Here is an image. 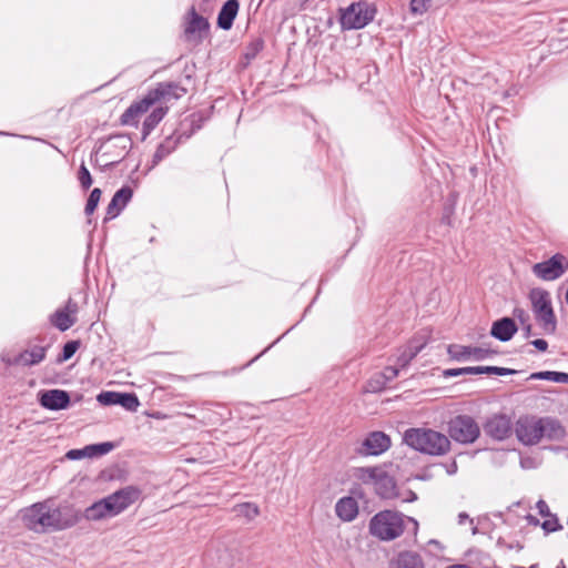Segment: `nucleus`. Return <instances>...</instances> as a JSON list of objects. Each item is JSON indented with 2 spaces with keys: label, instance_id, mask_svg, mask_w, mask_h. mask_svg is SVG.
<instances>
[{
  "label": "nucleus",
  "instance_id": "obj_31",
  "mask_svg": "<svg viewBox=\"0 0 568 568\" xmlns=\"http://www.w3.org/2000/svg\"><path fill=\"white\" fill-rule=\"evenodd\" d=\"M168 108L159 106L155 108L151 114L146 116L143 122V134L148 135L164 118L166 114Z\"/></svg>",
  "mask_w": 568,
  "mask_h": 568
},
{
  "label": "nucleus",
  "instance_id": "obj_30",
  "mask_svg": "<svg viewBox=\"0 0 568 568\" xmlns=\"http://www.w3.org/2000/svg\"><path fill=\"white\" fill-rule=\"evenodd\" d=\"M182 135H170L168 136L156 149L154 155H153V164L156 165L160 163L164 158H166L169 154H171L178 145L181 143Z\"/></svg>",
  "mask_w": 568,
  "mask_h": 568
},
{
  "label": "nucleus",
  "instance_id": "obj_25",
  "mask_svg": "<svg viewBox=\"0 0 568 568\" xmlns=\"http://www.w3.org/2000/svg\"><path fill=\"white\" fill-rule=\"evenodd\" d=\"M425 342H422L417 338H413L399 349V354L396 358V365L400 368H405L409 365V363L422 352L425 346Z\"/></svg>",
  "mask_w": 568,
  "mask_h": 568
},
{
  "label": "nucleus",
  "instance_id": "obj_14",
  "mask_svg": "<svg viewBox=\"0 0 568 568\" xmlns=\"http://www.w3.org/2000/svg\"><path fill=\"white\" fill-rule=\"evenodd\" d=\"M156 103V93L149 91L140 101L132 103L121 115V123L133 125L138 122L141 114L145 113L152 105Z\"/></svg>",
  "mask_w": 568,
  "mask_h": 568
},
{
  "label": "nucleus",
  "instance_id": "obj_33",
  "mask_svg": "<svg viewBox=\"0 0 568 568\" xmlns=\"http://www.w3.org/2000/svg\"><path fill=\"white\" fill-rule=\"evenodd\" d=\"M387 384V378L383 373H377L367 381L365 389L369 393H378L385 389Z\"/></svg>",
  "mask_w": 568,
  "mask_h": 568
},
{
  "label": "nucleus",
  "instance_id": "obj_39",
  "mask_svg": "<svg viewBox=\"0 0 568 568\" xmlns=\"http://www.w3.org/2000/svg\"><path fill=\"white\" fill-rule=\"evenodd\" d=\"M546 518L547 519L542 523L541 527L547 532H554V531L562 529V526L559 524V520L556 515L551 514L550 516H548Z\"/></svg>",
  "mask_w": 568,
  "mask_h": 568
},
{
  "label": "nucleus",
  "instance_id": "obj_40",
  "mask_svg": "<svg viewBox=\"0 0 568 568\" xmlns=\"http://www.w3.org/2000/svg\"><path fill=\"white\" fill-rule=\"evenodd\" d=\"M79 345H80V343L78 341H70V342L65 343L63 346V349H62V355H61L60 361L70 359L74 355L77 349L79 348Z\"/></svg>",
  "mask_w": 568,
  "mask_h": 568
},
{
  "label": "nucleus",
  "instance_id": "obj_6",
  "mask_svg": "<svg viewBox=\"0 0 568 568\" xmlns=\"http://www.w3.org/2000/svg\"><path fill=\"white\" fill-rule=\"evenodd\" d=\"M365 483L372 481L376 494L384 499L397 497L395 479L379 468H362L361 476Z\"/></svg>",
  "mask_w": 568,
  "mask_h": 568
},
{
  "label": "nucleus",
  "instance_id": "obj_54",
  "mask_svg": "<svg viewBox=\"0 0 568 568\" xmlns=\"http://www.w3.org/2000/svg\"><path fill=\"white\" fill-rule=\"evenodd\" d=\"M557 568H566V567L564 565H561V566H558Z\"/></svg>",
  "mask_w": 568,
  "mask_h": 568
},
{
  "label": "nucleus",
  "instance_id": "obj_41",
  "mask_svg": "<svg viewBox=\"0 0 568 568\" xmlns=\"http://www.w3.org/2000/svg\"><path fill=\"white\" fill-rule=\"evenodd\" d=\"M432 0H410V11L415 14H423L427 11Z\"/></svg>",
  "mask_w": 568,
  "mask_h": 568
},
{
  "label": "nucleus",
  "instance_id": "obj_16",
  "mask_svg": "<svg viewBox=\"0 0 568 568\" xmlns=\"http://www.w3.org/2000/svg\"><path fill=\"white\" fill-rule=\"evenodd\" d=\"M484 432L494 439L504 440L510 436L513 424L507 416L496 415L484 425Z\"/></svg>",
  "mask_w": 568,
  "mask_h": 568
},
{
  "label": "nucleus",
  "instance_id": "obj_43",
  "mask_svg": "<svg viewBox=\"0 0 568 568\" xmlns=\"http://www.w3.org/2000/svg\"><path fill=\"white\" fill-rule=\"evenodd\" d=\"M514 320H517L520 324V327L530 323V315L528 312L521 307H516L513 311Z\"/></svg>",
  "mask_w": 568,
  "mask_h": 568
},
{
  "label": "nucleus",
  "instance_id": "obj_22",
  "mask_svg": "<svg viewBox=\"0 0 568 568\" xmlns=\"http://www.w3.org/2000/svg\"><path fill=\"white\" fill-rule=\"evenodd\" d=\"M447 353L453 359L456 361H463L469 356H474L476 359L480 361L488 357L491 352L481 347L452 344L448 345Z\"/></svg>",
  "mask_w": 568,
  "mask_h": 568
},
{
  "label": "nucleus",
  "instance_id": "obj_50",
  "mask_svg": "<svg viewBox=\"0 0 568 568\" xmlns=\"http://www.w3.org/2000/svg\"><path fill=\"white\" fill-rule=\"evenodd\" d=\"M416 499H417V495L412 490L408 491V497L404 498L405 501H414Z\"/></svg>",
  "mask_w": 568,
  "mask_h": 568
},
{
  "label": "nucleus",
  "instance_id": "obj_3",
  "mask_svg": "<svg viewBox=\"0 0 568 568\" xmlns=\"http://www.w3.org/2000/svg\"><path fill=\"white\" fill-rule=\"evenodd\" d=\"M369 534L382 541H390L400 537L405 530V517L394 510L377 513L369 520Z\"/></svg>",
  "mask_w": 568,
  "mask_h": 568
},
{
  "label": "nucleus",
  "instance_id": "obj_13",
  "mask_svg": "<svg viewBox=\"0 0 568 568\" xmlns=\"http://www.w3.org/2000/svg\"><path fill=\"white\" fill-rule=\"evenodd\" d=\"M209 21L192 8L184 29L185 39L195 43L201 42L205 33L209 31Z\"/></svg>",
  "mask_w": 568,
  "mask_h": 568
},
{
  "label": "nucleus",
  "instance_id": "obj_45",
  "mask_svg": "<svg viewBox=\"0 0 568 568\" xmlns=\"http://www.w3.org/2000/svg\"><path fill=\"white\" fill-rule=\"evenodd\" d=\"M382 373L387 378V383H389L398 376L399 369L397 366H388Z\"/></svg>",
  "mask_w": 568,
  "mask_h": 568
},
{
  "label": "nucleus",
  "instance_id": "obj_1",
  "mask_svg": "<svg viewBox=\"0 0 568 568\" xmlns=\"http://www.w3.org/2000/svg\"><path fill=\"white\" fill-rule=\"evenodd\" d=\"M21 520L27 529L47 534L73 527L80 521V513L71 506L55 507L47 499L23 508Z\"/></svg>",
  "mask_w": 568,
  "mask_h": 568
},
{
  "label": "nucleus",
  "instance_id": "obj_20",
  "mask_svg": "<svg viewBox=\"0 0 568 568\" xmlns=\"http://www.w3.org/2000/svg\"><path fill=\"white\" fill-rule=\"evenodd\" d=\"M114 516V511L108 497L93 503L91 506L85 508L84 513L82 514V517L90 521H98Z\"/></svg>",
  "mask_w": 568,
  "mask_h": 568
},
{
  "label": "nucleus",
  "instance_id": "obj_47",
  "mask_svg": "<svg viewBox=\"0 0 568 568\" xmlns=\"http://www.w3.org/2000/svg\"><path fill=\"white\" fill-rule=\"evenodd\" d=\"M530 344L536 347L538 351L540 352H546L547 348H548V343L547 341L542 339V338H537V339H534L530 342Z\"/></svg>",
  "mask_w": 568,
  "mask_h": 568
},
{
  "label": "nucleus",
  "instance_id": "obj_38",
  "mask_svg": "<svg viewBox=\"0 0 568 568\" xmlns=\"http://www.w3.org/2000/svg\"><path fill=\"white\" fill-rule=\"evenodd\" d=\"M477 372H480L477 369L476 366L474 367H460V368H449L445 369L443 372L444 377H456L460 375H477Z\"/></svg>",
  "mask_w": 568,
  "mask_h": 568
},
{
  "label": "nucleus",
  "instance_id": "obj_18",
  "mask_svg": "<svg viewBox=\"0 0 568 568\" xmlns=\"http://www.w3.org/2000/svg\"><path fill=\"white\" fill-rule=\"evenodd\" d=\"M39 403L50 410L65 409L70 404V395L63 389H49L40 393Z\"/></svg>",
  "mask_w": 568,
  "mask_h": 568
},
{
  "label": "nucleus",
  "instance_id": "obj_10",
  "mask_svg": "<svg viewBox=\"0 0 568 568\" xmlns=\"http://www.w3.org/2000/svg\"><path fill=\"white\" fill-rule=\"evenodd\" d=\"M104 148L105 151L102 153L104 165H114L125 158L128 150L131 148V141L125 135H116L111 138Z\"/></svg>",
  "mask_w": 568,
  "mask_h": 568
},
{
  "label": "nucleus",
  "instance_id": "obj_12",
  "mask_svg": "<svg viewBox=\"0 0 568 568\" xmlns=\"http://www.w3.org/2000/svg\"><path fill=\"white\" fill-rule=\"evenodd\" d=\"M78 311V303L69 298L64 307L58 308L50 316V322L54 327L64 332L75 324Z\"/></svg>",
  "mask_w": 568,
  "mask_h": 568
},
{
  "label": "nucleus",
  "instance_id": "obj_29",
  "mask_svg": "<svg viewBox=\"0 0 568 568\" xmlns=\"http://www.w3.org/2000/svg\"><path fill=\"white\" fill-rule=\"evenodd\" d=\"M237 0H227L221 8L217 16V26L223 30H230L239 11Z\"/></svg>",
  "mask_w": 568,
  "mask_h": 568
},
{
  "label": "nucleus",
  "instance_id": "obj_48",
  "mask_svg": "<svg viewBox=\"0 0 568 568\" xmlns=\"http://www.w3.org/2000/svg\"><path fill=\"white\" fill-rule=\"evenodd\" d=\"M521 331L524 333L525 338H529L534 334L531 323H528V324L521 326Z\"/></svg>",
  "mask_w": 568,
  "mask_h": 568
},
{
  "label": "nucleus",
  "instance_id": "obj_32",
  "mask_svg": "<svg viewBox=\"0 0 568 568\" xmlns=\"http://www.w3.org/2000/svg\"><path fill=\"white\" fill-rule=\"evenodd\" d=\"M531 379H546L555 383L568 384V373L545 371L530 375Z\"/></svg>",
  "mask_w": 568,
  "mask_h": 568
},
{
  "label": "nucleus",
  "instance_id": "obj_15",
  "mask_svg": "<svg viewBox=\"0 0 568 568\" xmlns=\"http://www.w3.org/2000/svg\"><path fill=\"white\" fill-rule=\"evenodd\" d=\"M98 400L103 405H120L130 412H135L140 402L133 393L102 392Z\"/></svg>",
  "mask_w": 568,
  "mask_h": 568
},
{
  "label": "nucleus",
  "instance_id": "obj_11",
  "mask_svg": "<svg viewBox=\"0 0 568 568\" xmlns=\"http://www.w3.org/2000/svg\"><path fill=\"white\" fill-rule=\"evenodd\" d=\"M141 489L135 486H125L106 496L111 503L114 515L118 516L141 497Z\"/></svg>",
  "mask_w": 568,
  "mask_h": 568
},
{
  "label": "nucleus",
  "instance_id": "obj_53",
  "mask_svg": "<svg viewBox=\"0 0 568 568\" xmlns=\"http://www.w3.org/2000/svg\"><path fill=\"white\" fill-rule=\"evenodd\" d=\"M476 532H477V527H476V526H474V527H473V534H476Z\"/></svg>",
  "mask_w": 568,
  "mask_h": 568
},
{
  "label": "nucleus",
  "instance_id": "obj_34",
  "mask_svg": "<svg viewBox=\"0 0 568 568\" xmlns=\"http://www.w3.org/2000/svg\"><path fill=\"white\" fill-rule=\"evenodd\" d=\"M234 510L237 515L243 516L247 519H253L260 514V509L255 504L251 503H243L240 505H236L234 507Z\"/></svg>",
  "mask_w": 568,
  "mask_h": 568
},
{
  "label": "nucleus",
  "instance_id": "obj_5",
  "mask_svg": "<svg viewBox=\"0 0 568 568\" xmlns=\"http://www.w3.org/2000/svg\"><path fill=\"white\" fill-rule=\"evenodd\" d=\"M448 438L459 444H473L480 436V426L469 415H457L447 424Z\"/></svg>",
  "mask_w": 568,
  "mask_h": 568
},
{
  "label": "nucleus",
  "instance_id": "obj_51",
  "mask_svg": "<svg viewBox=\"0 0 568 568\" xmlns=\"http://www.w3.org/2000/svg\"><path fill=\"white\" fill-rule=\"evenodd\" d=\"M456 470H457V465H456V463L454 462V463L452 464L450 469H448L447 471H448V474H450V475H452V474H455V473H456Z\"/></svg>",
  "mask_w": 568,
  "mask_h": 568
},
{
  "label": "nucleus",
  "instance_id": "obj_44",
  "mask_svg": "<svg viewBox=\"0 0 568 568\" xmlns=\"http://www.w3.org/2000/svg\"><path fill=\"white\" fill-rule=\"evenodd\" d=\"M65 457L68 459H70V460H79V459L84 458V457H90V453L88 450V446H85L82 449H70L65 454Z\"/></svg>",
  "mask_w": 568,
  "mask_h": 568
},
{
  "label": "nucleus",
  "instance_id": "obj_36",
  "mask_svg": "<svg viewBox=\"0 0 568 568\" xmlns=\"http://www.w3.org/2000/svg\"><path fill=\"white\" fill-rule=\"evenodd\" d=\"M476 367H477V369L480 371V372H477V375L478 374H488V375L495 374V375L505 376V375H513V374L517 373L515 369L497 367V366H476Z\"/></svg>",
  "mask_w": 568,
  "mask_h": 568
},
{
  "label": "nucleus",
  "instance_id": "obj_35",
  "mask_svg": "<svg viewBox=\"0 0 568 568\" xmlns=\"http://www.w3.org/2000/svg\"><path fill=\"white\" fill-rule=\"evenodd\" d=\"M113 448H114V444L111 443V442L88 445V450L90 453V458L91 457L103 456V455L110 453Z\"/></svg>",
  "mask_w": 568,
  "mask_h": 568
},
{
  "label": "nucleus",
  "instance_id": "obj_46",
  "mask_svg": "<svg viewBox=\"0 0 568 568\" xmlns=\"http://www.w3.org/2000/svg\"><path fill=\"white\" fill-rule=\"evenodd\" d=\"M536 508L538 509L539 515L542 517H548L551 515L547 503L542 499L537 501Z\"/></svg>",
  "mask_w": 568,
  "mask_h": 568
},
{
  "label": "nucleus",
  "instance_id": "obj_28",
  "mask_svg": "<svg viewBox=\"0 0 568 568\" xmlns=\"http://www.w3.org/2000/svg\"><path fill=\"white\" fill-rule=\"evenodd\" d=\"M539 419L542 438L546 437L551 440H558L565 437L566 429L557 418L542 417Z\"/></svg>",
  "mask_w": 568,
  "mask_h": 568
},
{
  "label": "nucleus",
  "instance_id": "obj_7",
  "mask_svg": "<svg viewBox=\"0 0 568 568\" xmlns=\"http://www.w3.org/2000/svg\"><path fill=\"white\" fill-rule=\"evenodd\" d=\"M375 16V9L365 2L352 3L341 17L343 29H362L367 26Z\"/></svg>",
  "mask_w": 568,
  "mask_h": 568
},
{
  "label": "nucleus",
  "instance_id": "obj_24",
  "mask_svg": "<svg viewBox=\"0 0 568 568\" xmlns=\"http://www.w3.org/2000/svg\"><path fill=\"white\" fill-rule=\"evenodd\" d=\"M151 91L156 93V103H168L172 100L180 99L186 93L183 87L174 82L159 83V85Z\"/></svg>",
  "mask_w": 568,
  "mask_h": 568
},
{
  "label": "nucleus",
  "instance_id": "obj_21",
  "mask_svg": "<svg viewBox=\"0 0 568 568\" xmlns=\"http://www.w3.org/2000/svg\"><path fill=\"white\" fill-rule=\"evenodd\" d=\"M518 326L514 318L503 317L493 323L490 334L500 342H508L517 333Z\"/></svg>",
  "mask_w": 568,
  "mask_h": 568
},
{
  "label": "nucleus",
  "instance_id": "obj_42",
  "mask_svg": "<svg viewBox=\"0 0 568 568\" xmlns=\"http://www.w3.org/2000/svg\"><path fill=\"white\" fill-rule=\"evenodd\" d=\"M78 178L83 189H89L92 185L91 174L84 164H81Z\"/></svg>",
  "mask_w": 568,
  "mask_h": 568
},
{
  "label": "nucleus",
  "instance_id": "obj_8",
  "mask_svg": "<svg viewBox=\"0 0 568 568\" xmlns=\"http://www.w3.org/2000/svg\"><path fill=\"white\" fill-rule=\"evenodd\" d=\"M531 270L542 281H555L568 270V261L558 253L547 261L536 263Z\"/></svg>",
  "mask_w": 568,
  "mask_h": 568
},
{
  "label": "nucleus",
  "instance_id": "obj_23",
  "mask_svg": "<svg viewBox=\"0 0 568 568\" xmlns=\"http://www.w3.org/2000/svg\"><path fill=\"white\" fill-rule=\"evenodd\" d=\"M47 347L34 345L30 349L20 353L14 359L8 361L9 365L31 366L42 362L45 357Z\"/></svg>",
  "mask_w": 568,
  "mask_h": 568
},
{
  "label": "nucleus",
  "instance_id": "obj_19",
  "mask_svg": "<svg viewBox=\"0 0 568 568\" xmlns=\"http://www.w3.org/2000/svg\"><path fill=\"white\" fill-rule=\"evenodd\" d=\"M132 194L133 192L130 186H123L118 190L108 204L105 221L116 217L130 202Z\"/></svg>",
  "mask_w": 568,
  "mask_h": 568
},
{
  "label": "nucleus",
  "instance_id": "obj_27",
  "mask_svg": "<svg viewBox=\"0 0 568 568\" xmlns=\"http://www.w3.org/2000/svg\"><path fill=\"white\" fill-rule=\"evenodd\" d=\"M390 564L393 568H425L422 556L412 550L400 551Z\"/></svg>",
  "mask_w": 568,
  "mask_h": 568
},
{
  "label": "nucleus",
  "instance_id": "obj_17",
  "mask_svg": "<svg viewBox=\"0 0 568 568\" xmlns=\"http://www.w3.org/2000/svg\"><path fill=\"white\" fill-rule=\"evenodd\" d=\"M389 446L390 439L386 434L383 432H373L364 439L358 453L366 456H377L387 450Z\"/></svg>",
  "mask_w": 568,
  "mask_h": 568
},
{
  "label": "nucleus",
  "instance_id": "obj_37",
  "mask_svg": "<svg viewBox=\"0 0 568 568\" xmlns=\"http://www.w3.org/2000/svg\"><path fill=\"white\" fill-rule=\"evenodd\" d=\"M101 194H102V192L98 187H95L91 191L89 199L87 201V204H85V209H84V212L87 215H91L95 211V209L99 204V201L101 199Z\"/></svg>",
  "mask_w": 568,
  "mask_h": 568
},
{
  "label": "nucleus",
  "instance_id": "obj_49",
  "mask_svg": "<svg viewBox=\"0 0 568 568\" xmlns=\"http://www.w3.org/2000/svg\"><path fill=\"white\" fill-rule=\"evenodd\" d=\"M466 521H469L470 524H473V519L469 518L468 514L463 511L458 515V524L459 525H464Z\"/></svg>",
  "mask_w": 568,
  "mask_h": 568
},
{
  "label": "nucleus",
  "instance_id": "obj_52",
  "mask_svg": "<svg viewBox=\"0 0 568 568\" xmlns=\"http://www.w3.org/2000/svg\"><path fill=\"white\" fill-rule=\"evenodd\" d=\"M407 520L414 523V525L417 526V521H415L413 518L408 517Z\"/></svg>",
  "mask_w": 568,
  "mask_h": 568
},
{
  "label": "nucleus",
  "instance_id": "obj_9",
  "mask_svg": "<svg viewBox=\"0 0 568 568\" xmlns=\"http://www.w3.org/2000/svg\"><path fill=\"white\" fill-rule=\"evenodd\" d=\"M540 419L536 417H520L515 427L516 436L525 445H535L542 438Z\"/></svg>",
  "mask_w": 568,
  "mask_h": 568
},
{
  "label": "nucleus",
  "instance_id": "obj_26",
  "mask_svg": "<svg viewBox=\"0 0 568 568\" xmlns=\"http://www.w3.org/2000/svg\"><path fill=\"white\" fill-rule=\"evenodd\" d=\"M335 513L341 520L352 521L358 515V504L351 496L343 497L336 503Z\"/></svg>",
  "mask_w": 568,
  "mask_h": 568
},
{
  "label": "nucleus",
  "instance_id": "obj_2",
  "mask_svg": "<svg viewBox=\"0 0 568 568\" xmlns=\"http://www.w3.org/2000/svg\"><path fill=\"white\" fill-rule=\"evenodd\" d=\"M403 439L413 449L427 455L442 456L450 450V439L430 428H409Z\"/></svg>",
  "mask_w": 568,
  "mask_h": 568
},
{
  "label": "nucleus",
  "instance_id": "obj_4",
  "mask_svg": "<svg viewBox=\"0 0 568 568\" xmlns=\"http://www.w3.org/2000/svg\"><path fill=\"white\" fill-rule=\"evenodd\" d=\"M529 300L532 313L542 333L546 335L555 334L557 329V318L549 293L544 288H532L529 292Z\"/></svg>",
  "mask_w": 568,
  "mask_h": 568
}]
</instances>
